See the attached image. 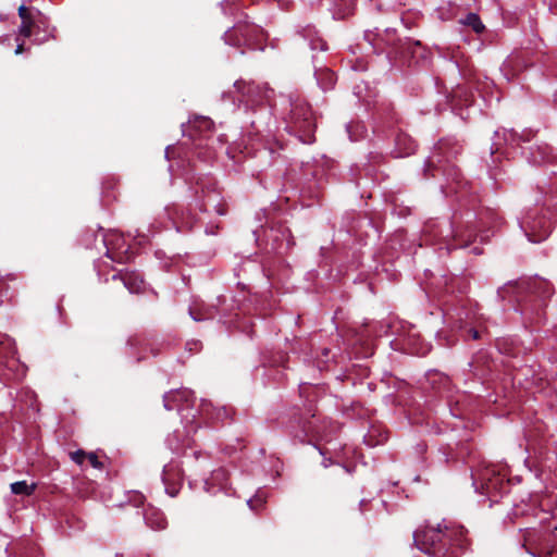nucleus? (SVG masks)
I'll return each mask as SVG.
<instances>
[{"label": "nucleus", "instance_id": "obj_1", "mask_svg": "<svg viewBox=\"0 0 557 557\" xmlns=\"http://www.w3.org/2000/svg\"><path fill=\"white\" fill-rule=\"evenodd\" d=\"M466 530L463 527H453L440 524L438 528H425L418 530L413 534L414 544L426 555L435 557H450L455 555L456 548L463 546Z\"/></svg>", "mask_w": 557, "mask_h": 557}, {"label": "nucleus", "instance_id": "obj_2", "mask_svg": "<svg viewBox=\"0 0 557 557\" xmlns=\"http://www.w3.org/2000/svg\"><path fill=\"white\" fill-rule=\"evenodd\" d=\"M234 88L239 96L238 101L246 108H253L269 102L273 96V90L268 86L244 79L236 81Z\"/></svg>", "mask_w": 557, "mask_h": 557}, {"label": "nucleus", "instance_id": "obj_3", "mask_svg": "<svg viewBox=\"0 0 557 557\" xmlns=\"http://www.w3.org/2000/svg\"><path fill=\"white\" fill-rule=\"evenodd\" d=\"M520 225L532 243L544 240L552 231V223L545 216L528 215L521 221Z\"/></svg>", "mask_w": 557, "mask_h": 557}, {"label": "nucleus", "instance_id": "obj_4", "mask_svg": "<svg viewBox=\"0 0 557 557\" xmlns=\"http://www.w3.org/2000/svg\"><path fill=\"white\" fill-rule=\"evenodd\" d=\"M520 288H527L530 293L533 295L540 297L541 299L548 298L553 294V288L548 282L542 278H535L531 282H529L527 285L524 283L522 284H509L507 286H504L498 290V295L502 298H505L508 294L511 292H516V289Z\"/></svg>", "mask_w": 557, "mask_h": 557}, {"label": "nucleus", "instance_id": "obj_5", "mask_svg": "<svg viewBox=\"0 0 557 557\" xmlns=\"http://www.w3.org/2000/svg\"><path fill=\"white\" fill-rule=\"evenodd\" d=\"M292 120L294 128L305 134H310L315 127L314 119L308 107H296L292 112Z\"/></svg>", "mask_w": 557, "mask_h": 557}, {"label": "nucleus", "instance_id": "obj_6", "mask_svg": "<svg viewBox=\"0 0 557 557\" xmlns=\"http://www.w3.org/2000/svg\"><path fill=\"white\" fill-rule=\"evenodd\" d=\"M194 393L190 389L184 388L178 391H171L163 397L164 408L172 410L177 407L178 411L183 410V403L189 404L194 401Z\"/></svg>", "mask_w": 557, "mask_h": 557}, {"label": "nucleus", "instance_id": "obj_7", "mask_svg": "<svg viewBox=\"0 0 557 557\" xmlns=\"http://www.w3.org/2000/svg\"><path fill=\"white\" fill-rule=\"evenodd\" d=\"M481 480V490L478 486V480L475 476H473V486L475 488V492L482 493V494H491L494 491H497L498 487L502 485L503 480L499 476H495L494 470L492 469H485L484 472L480 476Z\"/></svg>", "mask_w": 557, "mask_h": 557}, {"label": "nucleus", "instance_id": "obj_8", "mask_svg": "<svg viewBox=\"0 0 557 557\" xmlns=\"http://www.w3.org/2000/svg\"><path fill=\"white\" fill-rule=\"evenodd\" d=\"M181 474L180 470L174 465H166L163 468L162 472V481L165 486V492L174 497L178 493V488L176 486V481H180Z\"/></svg>", "mask_w": 557, "mask_h": 557}, {"label": "nucleus", "instance_id": "obj_9", "mask_svg": "<svg viewBox=\"0 0 557 557\" xmlns=\"http://www.w3.org/2000/svg\"><path fill=\"white\" fill-rule=\"evenodd\" d=\"M554 158L553 148L547 144H540L530 147V157L529 161L532 164H543L546 162H550Z\"/></svg>", "mask_w": 557, "mask_h": 557}, {"label": "nucleus", "instance_id": "obj_10", "mask_svg": "<svg viewBox=\"0 0 557 557\" xmlns=\"http://www.w3.org/2000/svg\"><path fill=\"white\" fill-rule=\"evenodd\" d=\"M144 518L146 524L153 530H162L166 527V519L158 508H147Z\"/></svg>", "mask_w": 557, "mask_h": 557}, {"label": "nucleus", "instance_id": "obj_11", "mask_svg": "<svg viewBox=\"0 0 557 557\" xmlns=\"http://www.w3.org/2000/svg\"><path fill=\"white\" fill-rule=\"evenodd\" d=\"M120 278L124 286L129 290L132 294L139 293L144 286V281L140 278L139 275L135 273H125L121 275H113V280Z\"/></svg>", "mask_w": 557, "mask_h": 557}, {"label": "nucleus", "instance_id": "obj_12", "mask_svg": "<svg viewBox=\"0 0 557 557\" xmlns=\"http://www.w3.org/2000/svg\"><path fill=\"white\" fill-rule=\"evenodd\" d=\"M315 77L319 85L324 90L332 88L336 81L335 74L329 69L317 71Z\"/></svg>", "mask_w": 557, "mask_h": 557}, {"label": "nucleus", "instance_id": "obj_13", "mask_svg": "<svg viewBox=\"0 0 557 557\" xmlns=\"http://www.w3.org/2000/svg\"><path fill=\"white\" fill-rule=\"evenodd\" d=\"M462 25L471 27L476 34H480L484 30L485 26L482 23L481 18L475 13H469L465 18L460 20Z\"/></svg>", "mask_w": 557, "mask_h": 557}, {"label": "nucleus", "instance_id": "obj_14", "mask_svg": "<svg viewBox=\"0 0 557 557\" xmlns=\"http://www.w3.org/2000/svg\"><path fill=\"white\" fill-rule=\"evenodd\" d=\"M10 488H11V492L15 495L28 496V495L33 494V492L35 491L36 484L35 483L27 484L26 481H18V482L12 483Z\"/></svg>", "mask_w": 557, "mask_h": 557}, {"label": "nucleus", "instance_id": "obj_15", "mask_svg": "<svg viewBox=\"0 0 557 557\" xmlns=\"http://www.w3.org/2000/svg\"><path fill=\"white\" fill-rule=\"evenodd\" d=\"M177 223H181V226H177V230H181V228L190 230L194 225V219L188 212L186 214H185V212H182L181 216L178 218Z\"/></svg>", "mask_w": 557, "mask_h": 557}, {"label": "nucleus", "instance_id": "obj_16", "mask_svg": "<svg viewBox=\"0 0 557 557\" xmlns=\"http://www.w3.org/2000/svg\"><path fill=\"white\" fill-rule=\"evenodd\" d=\"M33 20H24L22 21L18 32L24 37H29L32 35Z\"/></svg>", "mask_w": 557, "mask_h": 557}, {"label": "nucleus", "instance_id": "obj_17", "mask_svg": "<svg viewBox=\"0 0 557 557\" xmlns=\"http://www.w3.org/2000/svg\"><path fill=\"white\" fill-rule=\"evenodd\" d=\"M409 346H410L411 352L416 354V355H425L430 350L429 346H426V345L418 346L416 344L414 339H410Z\"/></svg>", "mask_w": 557, "mask_h": 557}, {"label": "nucleus", "instance_id": "obj_18", "mask_svg": "<svg viewBox=\"0 0 557 557\" xmlns=\"http://www.w3.org/2000/svg\"><path fill=\"white\" fill-rule=\"evenodd\" d=\"M87 455L84 450H76L74 453L71 454V458L74 462H76L77 465H83L84 463V460L85 458H87Z\"/></svg>", "mask_w": 557, "mask_h": 557}, {"label": "nucleus", "instance_id": "obj_19", "mask_svg": "<svg viewBox=\"0 0 557 557\" xmlns=\"http://www.w3.org/2000/svg\"><path fill=\"white\" fill-rule=\"evenodd\" d=\"M87 459L89 460L90 465L96 468V469H101L102 468V462H100L98 460V457L95 453H89L87 455Z\"/></svg>", "mask_w": 557, "mask_h": 557}, {"label": "nucleus", "instance_id": "obj_20", "mask_svg": "<svg viewBox=\"0 0 557 557\" xmlns=\"http://www.w3.org/2000/svg\"><path fill=\"white\" fill-rule=\"evenodd\" d=\"M18 16L21 17L22 21H24V20H32V16L28 13V11H27V9H26V7L24 4H22L18 8Z\"/></svg>", "mask_w": 557, "mask_h": 557}, {"label": "nucleus", "instance_id": "obj_21", "mask_svg": "<svg viewBox=\"0 0 557 557\" xmlns=\"http://www.w3.org/2000/svg\"><path fill=\"white\" fill-rule=\"evenodd\" d=\"M517 133L513 132V131H508L507 132V135H506V140H511V141H515L516 140V137H517Z\"/></svg>", "mask_w": 557, "mask_h": 557}, {"label": "nucleus", "instance_id": "obj_22", "mask_svg": "<svg viewBox=\"0 0 557 557\" xmlns=\"http://www.w3.org/2000/svg\"><path fill=\"white\" fill-rule=\"evenodd\" d=\"M469 333L471 335V338L472 339H479L480 338V334H479V331L475 330V329H470L469 330Z\"/></svg>", "mask_w": 557, "mask_h": 557}, {"label": "nucleus", "instance_id": "obj_23", "mask_svg": "<svg viewBox=\"0 0 557 557\" xmlns=\"http://www.w3.org/2000/svg\"><path fill=\"white\" fill-rule=\"evenodd\" d=\"M23 51H24V46H23V44H18V45L16 46L15 53H16V54H21Z\"/></svg>", "mask_w": 557, "mask_h": 557}, {"label": "nucleus", "instance_id": "obj_24", "mask_svg": "<svg viewBox=\"0 0 557 557\" xmlns=\"http://www.w3.org/2000/svg\"><path fill=\"white\" fill-rule=\"evenodd\" d=\"M466 245L461 244V245H454V244H447V249H455L457 247H465Z\"/></svg>", "mask_w": 557, "mask_h": 557}, {"label": "nucleus", "instance_id": "obj_25", "mask_svg": "<svg viewBox=\"0 0 557 557\" xmlns=\"http://www.w3.org/2000/svg\"><path fill=\"white\" fill-rule=\"evenodd\" d=\"M215 210H216V212H218L220 215L225 214V211H224L221 207H219V206H218V207H215Z\"/></svg>", "mask_w": 557, "mask_h": 557}, {"label": "nucleus", "instance_id": "obj_26", "mask_svg": "<svg viewBox=\"0 0 557 557\" xmlns=\"http://www.w3.org/2000/svg\"><path fill=\"white\" fill-rule=\"evenodd\" d=\"M246 30H247V27H245V29H242V28H236V33L237 32H240L242 36H246Z\"/></svg>", "mask_w": 557, "mask_h": 557}, {"label": "nucleus", "instance_id": "obj_27", "mask_svg": "<svg viewBox=\"0 0 557 557\" xmlns=\"http://www.w3.org/2000/svg\"><path fill=\"white\" fill-rule=\"evenodd\" d=\"M257 500L259 502V498H256V499H249V500H248V505H249L251 508H253V507H252V504H253V502H257Z\"/></svg>", "mask_w": 557, "mask_h": 557}, {"label": "nucleus", "instance_id": "obj_28", "mask_svg": "<svg viewBox=\"0 0 557 557\" xmlns=\"http://www.w3.org/2000/svg\"><path fill=\"white\" fill-rule=\"evenodd\" d=\"M202 122L206 125V127H208L209 124L211 123L208 119H203Z\"/></svg>", "mask_w": 557, "mask_h": 557}, {"label": "nucleus", "instance_id": "obj_29", "mask_svg": "<svg viewBox=\"0 0 557 557\" xmlns=\"http://www.w3.org/2000/svg\"><path fill=\"white\" fill-rule=\"evenodd\" d=\"M193 319H194L195 321H200V320H202V318H200V317H195V315H193Z\"/></svg>", "mask_w": 557, "mask_h": 557}, {"label": "nucleus", "instance_id": "obj_30", "mask_svg": "<svg viewBox=\"0 0 557 557\" xmlns=\"http://www.w3.org/2000/svg\"><path fill=\"white\" fill-rule=\"evenodd\" d=\"M232 34H233V33L227 32V33H225V37H226V38H228L230 36H232Z\"/></svg>", "mask_w": 557, "mask_h": 557}, {"label": "nucleus", "instance_id": "obj_31", "mask_svg": "<svg viewBox=\"0 0 557 557\" xmlns=\"http://www.w3.org/2000/svg\"><path fill=\"white\" fill-rule=\"evenodd\" d=\"M450 235H453V237H457L458 236L457 234H454L453 231H450Z\"/></svg>", "mask_w": 557, "mask_h": 557}]
</instances>
